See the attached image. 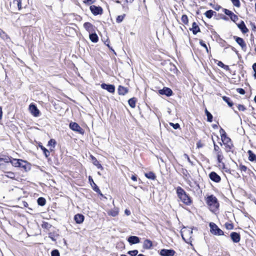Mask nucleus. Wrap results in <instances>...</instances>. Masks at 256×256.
Instances as JSON below:
<instances>
[{
  "instance_id": "39",
  "label": "nucleus",
  "mask_w": 256,
  "mask_h": 256,
  "mask_svg": "<svg viewBox=\"0 0 256 256\" xmlns=\"http://www.w3.org/2000/svg\"><path fill=\"white\" fill-rule=\"evenodd\" d=\"M138 253V251L137 250H134L132 251H129L128 254H130L131 256H136Z\"/></svg>"
},
{
  "instance_id": "8",
  "label": "nucleus",
  "mask_w": 256,
  "mask_h": 256,
  "mask_svg": "<svg viewBox=\"0 0 256 256\" xmlns=\"http://www.w3.org/2000/svg\"><path fill=\"white\" fill-rule=\"evenodd\" d=\"M84 27L89 34L94 32H95V27L90 22H85L84 24Z\"/></svg>"
},
{
  "instance_id": "2",
  "label": "nucleus",
  "mask_w": 256,
  "mask_h": 256,
  "mask_svg": "<svg viewBox=\"0 0 256 256\" xmlns=\"http://www.w3.org/2000/svg\"><path fill=\"white\" fill-rule=\"evenodd\" d=\"M176 194L180 200L184 204L190 205L191 204L190 198L181 187L178 186L177 188Z\"/></svg>"
},
{
  "instance_id": "47",
  "label": "nucleus",
  "mask_w": 256,
  "mask_h": 256,
  "mask_svg": "<svg viewBox=\"0 0 256 256\" xmlns=\"http://www.w3.org/2000/svg\"><path fill=\"white\" fill-rule=\"evenodd\" d=\"M48 145L49 146H54L55 144H56V141L53 140V139H51L49 142H48Z\"/></svg>"
},
{
  "instance_id": "24",
  "label": "nucleus",
  "mask_w": 256,
  "mask_h": 256,
  "mask_svg": "<svg viewBox=\"0 0 256 256\" xmlns=\"http://www.w3.org/2000/svg\"><path fill=\"white\" fill-rule=\"evenodd\" d=\"M136 101V100L134 98H130L128 101L130 106L132 108H135Z\"/></svg>"
},
{
  "instance_id": "38",
  "label": "nucleus",
  "mask_w": 256,
  "mask_h": 256,
  "mask_svg": "<svg viewBox=\"0 0 256 256\" xmlns=\"http://www.w3.org/2000/svg\"><path fill=\"white\" fill-rule=\"evenodd\" d=\"M200 44L202 46H203L204 48L207 52H208V47L206 46V44L204 43V42L202 40H200Z\"/></svg>"
},
{
  "instance_id": "22",
  "label": "nucleus",
  "mask_w": 256,
  "mask_h": 256,
  "mask_svg": "<svg viewBox=\"0 0 256 256\" xmlns=\"http://www.w3.org/2000/svg\"><path fill=\"white\" fill-rule=\"evenodd\" d=\"M92 160L93 164L96 166L98 168L102 169V166L101 164H100L99 162L94 156H92Z\"/></svg>"
},
{
  "instance_id": "4",
  "label": "nucleus",
  "mask_w": 256,
  "mask_h": 256,
  "mask_svg": "<svg viewBox=\"0 0 256 256\" xmlns=\"http://www.w3.org/2000/svg\"><path fill=\"white\" fill-rule=\"evenodd\" d=\"M210 232L212 234L218 236H222L224 234L222 230L218 228L214 223L210 222Z\"/></svg>"
},
{
  "instance_id": "1",
  "label": "nucleus",
  "mask_w": 256,
  "mask_h": 256,
  "mask_svg": "<svg viewBox=\"0 0 256 256\" xmlns=\"http://www.w3.org/2000/svg\"><path fill=\"white\" fill-rule=\"evenodd\" d=\"M206 202L210 210L212 212H214L217 210L219 207V203L218 199L213 195L208 196L206 198Z\"/></svg>"
},
{
  "instance_id": "19",
  "label": "nucleus",
  "mask_w": 256,
  "mask_h": 256,
  "mask_svg": "<svg viewBox=\"0 0 256 256\" xmlns=\"http://www.w3.org/2000/svg\"><path fill=\"white\" fill-rule=\"evenodd\" d=\"M128 92V89L125 87L120 86L118 88V92L120 95H124Z\"/></svg>"
},
{
  "instance_id": "17",
  "label": "nucleus",
  "mask_w": 256,
  "mask_h": 256,
  "mask_svg": "<svg viewBox=\"0 0 256 256\" xmlns=\"http://www.w3.org/2000/svg\"><path fill=\"white\" fill-rule=\"evenodd\" d=\"M238 28L242 30V33L245 34L248 32V29L246 28L243 21H241L240 23L237 24Z\"/></svg>"
},
{
  "instance_id": "53",
  "label": "nucleus",
  "mask_w": 256,
  "mask_h": 256,
  "mask_svg": "<svg viewBox=\"0 0 256 256\" xmlns=\"http://www.w3.org/2000/svg\"><path fill=\"white\" fill-rule=\"evenodd\" d=\"M84 2L86 3L90 4L94 2V0H84Z\"/></svg>"
},
{
  "instance_id": "10",
  "label": "nucleus",
  "mask_w": 256,
  "mask_h": 256,
  "mask_svg": "<svg viewBox=\"0 0 256 256\" xmlns=\"http://www.w3.org/2000/svg\"><path fill=\"white\" fill-rule=\"evenodd\" d=\"M101 87L104 90H107L108 92L114 93L115 90V88L114 85L107 84H101Z\"/></svg>"
},
{
  "instance_id": "62",
  "label": "nucleus",
  "mask_w": 256,
  "mask_h": 256,
  "mask_svg": "<svg viewBox=\"0 0 256 256\" xmlns=\"http://www.w3.org/2000/svg\"><path fill=\"white\" fill-rule=\"evenodd\" d=\"M134 0H126V2L127 3H132Z\"/></svg>"
},
{
  "instance_id": "51",
  "label": "nucleus",
  "mask_w": 256,
  "mask_h": 256,
  "mask_svg": "<svg viewBox=\"0 0 256 256\" xmlns=\"http://www.w3.org/2000/svg\"><path fill=\"white\" fill-rule=\"evenodd\" d=\"M214 150L216 152V153L218 152H221L220 150L219 146L218 145L214 143Z\"/></svg>"
},
{
  "instance_id": "27",
  "label": "nucleus",
  "mask_w": 256,
  "mask_h": 256,
  "mask_svg": "<svg viewBox=\"0 0 256 256\" xmlns=\"http://www.w3.org/2000/svg\"><path fill=\"white\" fill-rule=\"evenodd\" d=\"M146 176L151 180H154L156 178V176L152 172H148L145 174Z\"/></svg>"
},
{
  "instance_id": "26",
  "label": "nucleus",
  "mask_w": 256,
  "mask_h": 256,
  "mask_svg": "<svg viewBox=\"0 0 256 256\" xmlns=\"http://www.w3.org/2000/svg\"><path fill=\"white\" fill-rule=\"evenodd\" d=\"M108 215H110V216H116L118 214V212L116 209H114V210H110L108 212Z\"/></svg>"
},
{
  "instance_id": "34",
  "label": "nucleus",
  "mask_w": 256,
  "mask_h": 256,
  "mask_svg": "<svg viewBox=\"0 0 256 256\" xmlns=\"http://www.w3.org/2000/svg\"><path fill=\"white\" fill-rule=\"evenodd\" d=\"M40 148L42 150L46 157L48 158L50 155V152L43 146H41Z\"/></svg>"
},
{
  "instance_id": "28",
  "label": "nucleus",
  "mask_w": 256,
  "mask_h": 256,
  "mask_svg": "<svg viewBox=\"0 0 256 256\" xmlns=\"http://www.w3.org/2000/svg\"><path fill=\"white\" fill-rule=\"evenodd\" d=\"M46 200L43 198H39L38 199V205L43 206L46 204Z\"/></svg>"
},
{
  "instance_id": "30",
  "label": "nucleus",
  "mask_w": 256,
  "mask_h": 256,
  "mask_svg": "<svg viewBox=\"0 0 256 256\" xmlns=\"http://www.w3.org/2000/svg\"><path fill=\"white\" fill-rule=\"evenodd\" d=\"M222 99L228 104L230 106H232L233 103L230 102V98H229L224 96L222 97Z\"/></svg>"
},
{
  "instance_id": "15",
  "label": "nucleus",
  "mask_w": 256,
  "mask_h": 256,
  "mask_svg": "<svg viewBox=\"0 0 256 256\" xmlns=\"http://www.w3.org/2000/svg\"><path fill=\"white\" fill-rule=\"evenodd\" d=\"M74 220L77 224H82L84 220V216L81 214H76L74 216Z\"/></svg>"
},
{
  "instance_id": "40",
  "label": "nucleus",
  "mask_w": 256,
  "mask_h": 256,
  "mask_svg": "<svg viewBox=\"0 0 256 256\" xmlns=\"http://www.w3.org/2000/svg\"><path fill=\"white\" fill-rule=\"evenodd\" d=\"M52 256H60V253L58 251L56 250H53L52 252Z\"/></svg>"
},
{
  "instance_id": "7",
  "label": "nucleus",
  "mask_w": 256,
  "mask_h": 256,
  "mask_svg": "<svg viewBox=\"0 0 256 256\" xmlns=\"http://www.w3.org/2000/svg\"><path fill=\"white\" fill-rule=\"evenodd\" d=\"M176 252L172 250L162 249L160 250V254L162 256H173Z\"/></svg>"
},
{
  "instance_id": "37",
  "label": "nucleus",
  "mask_w": 256,
  "mask_h": 256,
  "mask_svg": "<svg viewBox=\"0 0 256 256\" xmlns=\"http://www.w3.org/2000/svg\"><path fill=\"white\" fill-rule=\"evenodd\" d=\"M0 37L3 39H4L7 37V35L5 34V32L0 28Z\"/></svg>"
},
{
  "instance_id": "29",
  "label": "nucleus",
  "mask_w": 256,
  "mask_h": 256,
  "mask_svg": "<svg viewBox=\"0 0 256 256\" xmlns=\"http://www.w3.org/2000/svg\"><path fill=\"white\" fill-rule=\"evenodd\" d=\"M216 156H217V158H218V162L219 163H220L224 158V156L222 154V152H218L216 153Z\"/></svg>"
},
{
  "instance_id": "45",
  "label": "nucleus",
  "mask_w": 256,
  "mask_h": 256,
  "mask_svg": "<svg viewBox=\"0 0 256 256\" xmlns=\"http://www.w3.org/2000/svg\"><path fill=\"white\" fill-rule=\"evenodd\" d=\"M8 175H6V176L10 178H14V174L13 172H7Z\"/></svg>"
},
{
  "instance_id": "13",
  "label": "nucleus",
  "mask_w": 256,
  "mask_h": 256,
  "mask_svg": "<svg viewBox=\"0 0 256 256\" xmlns=\"http://www.w3.org/2000/svg\"><path fill=\"white\" fill-rule=\"evenodd\" d=\"M230 236L234 242L237 243L240 241V235L236 232H232L230 234Z\"/></svg>"
},
{
  "instance_id": "59",
  "label": "nucleus",
  "mask_w": 256,
  "mask_h": 256,
  "mask_svg": "<svg viewBox=\"0 0 256 256\" xmlns=\"http://www.w3.org/2000/svg\"><path fill=\"white\" fill-rule=\"evenodd\" d=\"M187 18H188V17H182V20L184 22L188 21Z\"/></svg>"
},
{
  "instance_id": "41",
  "label": "nucleus",
  "mask_w": 256,
  "mask_h": 256,
  "mask_svg": "<svg viewBox=\"0 0 256 256\" xmlns=\"http://www.w3.org/2000/svg\"><path fill=\"white\" fill-rule=\"evenodd\" d=\"M170 125L173 127V128L175 130H176L180 127V124H174L172 122H170Z\"/></svg>"
},
{
  "instance_id": "64",
  "label": "nucleus",
  "mask_w": 256,
  "mask_h": 256,
  "mask_svg": "<svg viewBox=\"0 0 256 256\" xmlns=\"http://www.w3.org/2000/svg\"><path fill=\"white\" fill-rule=\"evenodd\" d=\"M254 100L255 102L256 103V96H255V97L254 98Z\"/></svg>"
},
{
  "instance_id": "11",
  "label": "nucleus",
  "mask_w": 256,
  "mask_h": 256,
  "mask_svg": "<svg viewBox=\"0 0 256 256\" xmlns=\"http://www.w3.org/2000/svg\"><path fill=\"white\" fill-rule=\"evenodd\" d=\"M159 93L160 94H164L166 96H170L172 94V91L168 88H164L163 89L159 90Z\"/></svg>"
},
{
  "instance_id": "14",
  "label": "nucleus",
  "mask_w": 256,
  "mask_h": 256,
  "mask_svg": "<svg viewBox=\"0 0 256 256\" xmlns=\"http://www.w3.org/2000/svg\"><path fill=\"white\" fill-rule=\"evenodd\" d=\"M128 242L131 244H136L140 242V238L136 236H130L128 238Z\"/></svg>"
},
{
  "instance_id": "31",
  "label": "nucleus",
  "mask_w": 256,
  "mask_h": 256,
  "mask_svg": "<svg viewBox=\"0 0 256 256\" xmlns=\"http://www.w3.org/2000/svg\"><path fill=\"white\" fill-rule=\"evenodd\" d=\"M222 10L224 12V14L228 15V16H236L235 14H234V13L232 12L227 9L222 8Z\"/></svg>"
},
{
  "instance_id": "23",
  "label": "nucleus",
  "mask_w": 256,
  "mask_h": 256,
  "mask_svg": "<svg viewBox=\"0 0 256 256\" xmlns=\"http://www.w3.org/2000/svg\"><path fill=\"white\" fill-rule=\"evenodd\" d=\"M192 30L194 34H196L198 32H200V28L198 25L195 22L192 23Z\"/></svg>"
},
{
  "instance_id": "18",
  "label": "nucleus",
  "mask_w": 256,
  "mask_h": 256,
  "mask_svg": "<svg viewBox=\"0 0 256 256\" xmlns=\"http://www.w3.org/2000/svg\"><path fill=\"white\" fill-rule=\"evenodd\" d=\"M89 38L90 40L93 42H96L98 40V36L95 32L90 34Z\"/></svg>"
},
{
  "instance_id": "60",
  "label": "nucleus",
  "mask_w": 256,
  "mask_h": 256,
  "mask_svg": "<svg viewBox=\"0 0 256 256\" xmlns=\"http://www.w3.org/2000/svg\"><path fill=\"white\" fill-rule=\"evenodd\" d=\"M218 65L220 66H224V64L221 62H218Z\"/></svg>"
},
{
  "instance_id": "3",
  "label": "nucleus",
  "mask_w": 256,
  "mask_h": 256,
  "mask_svg": "<svg viewBox=\"0 0 256 256\" xmlns=\"http://www.w3.org/2000/svg\"><path fill=\"white\" fill-rule=\"evenodd\" d=\"M220 131H222L224 134L221 135V139L224 145H225V150L226 152H230L233 148V144L231 140L226 136L225 131L222 129H220Z\"/></svg>"
},
{
  "instance_id": "42",
  "label": "nucleus",
  "mask_w": 256,
  "mask_h": 256,
  "mask_svg": "<svg viewBox=\"0 0 256 256\" xmlns=\"http://www.w3.org/2000/svg\"><path fill=\"white\" fill-rule=\"evenodd\" d=\"M226 225V227L227 229L228 230H232L234 226H233V225L232 224H230V223H226L225 224Z\"/></svg>"
},
{
  "instance_id": "36",
  "label": "nucleus",
  "mask_w": 256,
  "mask_h": 256,
  "mask_svg": "<svg viewBox=\"0 0 256 256\" xmlns=\"http://www.w3.org/2000/svg\"><path fill=\"white\" fill-rule=\"evenodd\" d=\"M232 2L233 4L237 7L240 6V2L239 0H230Z\"/></svg>"
},
{
  "instance_id": "49",
  "label": "nucleus",
  "mask_w": 256,
  "mask_h": 256,
  "mask_svg": "<svg viewBox=\"0 0 256 256\" xmlns=\"http://www.w3.org/2000/svg\"><path fill=\"white\" fill-rule=\"evenodd\" d=\"M252 69H253L254 71V78L256 79V63H254L252 65Z\"/></svg>"
},
{
  "instance_id": "46",
  "label": "nucleus",
  "mask_w": 256,
  "mask_h": 256,
  "mask_svg": "<svg viewBox=\"0 0 256 256\" xmlns=\"http://www.w3.org/2000/svg\"><path fill=\"white\" fill-rule=\"evenodd\" d=\"M237 92L241 94H245V90L242 88H238L236 90Z\"/></svg>"
},
{
  "instance_id": "55",
  "label": "nucleus",
  "mask_w": 256,
  "mask_h": 256,
  "mask_svg": "<svg viewBox=\"0 0 256 256\" xmlns=\"http://www.w3.org/2000/svg\"><path fill=\"white\" fill-rule=\"evenodd\" d=\"M214 10H219L220 9L222 8L220 6L216 5L214 8Z\"/></svg>"
},
{
  "instance_id": "5",
  "label": "nucleus",
  "mask_w": 256,
  "mask_h": 256,
  "mask_svg": "<svg viewBox=\"0 0 256 256\" xmlns=\"http://www.w3.org/2000/svg\"><path fill=\"white\" fill-rule=\"evenodd\" d=\"M70 128L74 131L77 132L80 134H83V130L76 122H72L70 124Z\"/></svg>"
},
{
  "instance_id": "61",
  "label": "nucleus",
  "mask_w": 256,
  "mask_h": 256,
  "mask_svg": "<svg viewBox=\"0 0 256 256\" xmlns=\"http://www.w3.org/2000/svg\"><path fill=\"white\" fill-rule=\"evenodd\" d=\"M132 180L134 181H136V176H132Z\"/></svg>"
},
{
  "instance_id": "21",
  "label": "nucleus",
  "mask_w": 256,
  "mask_h": 256,
  "mask_svg": "<svg viewBox=\"0 0 256 256\" xmlns=\"http://www.w3.org/2000/svg\"><path fill=\"white\" fill-rule=\"evenodd\" d=\"M152 242L149 240H146L144 242V248L149 249L152 246Z\"/></svg>"
},
{
  "instance_id": "48",
  "label": "nucleus",
  "mask_w": 256,
  "mask_h": 256,
  "mask_svg": "<svg viewBox=\"0 0 256 256\" xmlns=\"http://www.w3.org/2000/svg\"><path fill=\"white\" fill-rule=\"evenodd\" d=\"M94 186L93 187L94 190L97 192L100 193V190L98 188V186L96 184H94Z\"/></svg>"
},
{
  "instance_id": "12",
  "label": "nucleus",
  "mask_w": 256,
  "mask_h": 256,
  "mask_svg": "<svg viewBox=\"0 0 256 256\" xmlns=\"http://www.w3.org/2000/svg\"><path fill=\"white\" fill-rule=\"evenodd\" d=\"M210 178L214 182H218L220 181V177L215 172H212L210 174Z\"/></svg>"
},
{
  "instance_id": "6",
  "label": "nucleus",
  "mask_w": 256,
  "mask_h": 256,
  "mask_svg": "<svg viewBox=\"0 0 256 256\" xmlns=\"http://www.w3.org/2000/svg\"><path fill=\"white\" fill-rule=\"evenodd\" d=\"M90 10L94 15L102 14V9L100 6H97L94 5L91 6Z\"/></svg>"
},
{
  "instance_id": "35",
  "label": "nucleus",
  "mask_w": 256,
  "mask_h": 256,
  "mask_svg": "<svg viewBox=\"0 0 256 256\" xmlns=\"http://www.w3.org/2000/svg\"><path fill=\"white\" fill-rule=\"evenodd\" d=\"M14 4H16L18 6V7L19 10H20L22 8V0H14L13 2Z\"/></svg>"
},
{
  "instance_id": "20",
  "label": "nucleus",
  "mask_w": 256,
  "mask_h": 256,
  "mask_svg": "<svg viewBox=\"0 0 256 256\" xmlns=\"http://www.w3.org/2000/svg\"><path fill=\"white\" fill-rule=\"evenodd\" d=\"M248 160L251 162H256V155L254 154L252 150H249L248 152Z\"/></svg>"
},
{
  "instance_id": "50",
  "label": "nucleus",
  "mask_w": 256,
  "mask_h": 256,
  "mask_svg": "<svg viewBox=\"0 0 256 256\" xmlns=\"http://www.w3.org/2000/svg\"><path fill=\"white\" fill-rule=\"evenodd\" d=\"M240 169L241 171L246 172L247 170L246 166L244 165H240Z\"/></svg>"
},
{
  "instance_id": "58",
  "label": "nucleus",
  "mask_w": 256,
  "mask_h": 256,
  "mask_svg": "<svg viewBox=\"0 0 256 256\" xmlns=\"http://www.w3.org/2000/svg\"><path fill=\"white\" fill-rule=\"evenodd\" d=\"M2 108L0 106V120L2 119Z\"/></svg>"
},
{
  "instance_id": "56",
  "label": "nucleus",
  "mask_w": 256,
  "mask_h": 256,
  "mask_svg": "<svg viewBox=\"0 0 256 256\" xmlns=\"http://www.w3.org/2000/svg\"><path fill=\"white\" fill-rule=\"evenodd\" d=\"M124 213L127 215V216H129L130 214V210H124Z\"/></svg>"
},
{
  "instance_id": "57",
  "label": "nucleus",
  "mask_w": 256,
  "mask_h": 256,
  "mask_svg": "<svg viewBox=\"0 0 256 256\" xmlns=\"http://www.w3.org/2000/svg\"><path fill=\"white\" fill-rule=\"evenodd\" d=\"M230 19L234 21V22H236V20L238 19V17H230Z\"/></svg>"
},
{
  "instance_id": "52",
  "label": "nucleus",
  "mask_w": 256,
  "mask_h": 256,
  "mask_svg": "<svg viewBox=\"0 0 256 256\" xmlns=\"http://www.w3.org/2000/svg\"><path fill=\"white\" fill-rule=\"evenodd\" d=\"M124 17H118L116 18V22L120 23L122 22L123 20Z\"/></svg>"
},
{
  "instance_id": "16",
  "label": "nucleus",
  "mask_w": 256,
  "mask_h": 256,
  "mask_svg": "<svg viewBox=\"0 0 256 256\" xmlns=\"http://www.w3.org/2000/svg\"><path fill=\"white\" fill-rule=\"evenodd\" d=\"M236 41L238 44H240V46L242 49H244V48H246V44L242 38H240L239 37H236Z\"/></svg>"
},
{
  "instance_id": "63",
  "label": "nucleus",
  "mask_w": 256,
  "mask_h": 256,
  "mask_svg": "<svg viewBox=\"0 0 256 256\" xmlns=\"http://www.w3.org/2000/svg\"><path fill=\"white\" fill-rule=\"evenodd\" d=\"M138 256H145L142 254H139Z\"/></svg>"
},
{
  "instance_id": "9",
  "label": "nucleus",
  "mask_w": 256,
  "mask_h": 256,
  "mask_svg": "<svg viewBox=\"0 0 256 256\" xmlns=\"http://www.w3.org/2000/svg\"><path fill=\"white\" fill-rule=\"evenodd\" d=\"M29 110L34 116H39L40 111L34 104H31L29 106Z\"/></svg>"
},
{
  "instance_id": "25",
  "label": "nucleus",
  "mask_w": 256,
  "mask_h": 256,
  "mask_svg": "<svg viewBox=\"0 0 256 256\" xmlns=\"http://www.w3.org/2000/svg\"><path fill=\"white\" fill-rule=\"evenodd\" d=\"M21 162H24V161H22V160H16V159H15L14 160V162H12V164H13L15 166H22V167H24V166H23L21 163Z\"/></svg>"
},
{
  "instance_id": "32",
  "label": "nucleus",
  "mask_w": 256,
  "mask_h": 256,
  "mask_svg": "<svg viewBox=\"0 0 256 256\" xmlns=\"http://www.w3.org/2000/svg\"><path fill=\"white\" fill-rule=\"evenodd\" d=\"M206 114L207 116L208 121L209 122H212V114L209 112H208L206 109Z\"/></svg>"
},
{
  "instance_id": "44",
  "label": "nucleus",
  "mask_w": 256,
  "mask_h": 256,
  "mask_svg": "<svg viewBox=\"0 0 256 256\" xmlns=\"http://www.w3.org/2000/svg\"><path fill=\"white\" fill-rule=\"evenodd\" d=\"M238 108L239 110H241V111H244L246 110V108L244 106L242 105V104H238Z\"/></svg>"
},
{
  "instance_id": "43",
  "label": "nucleus",
  "mask_w": 256,
  "mask_h": 256,
  "mask_svg": "<svg viewBox=\"0 0 256 256\" xmlns=\"http://www.w3.org/2000/svg\"><path fill=\"white\" fill-rule=\"evenodd\" d=\"M9 158H0V166L2 164V162H8Z\"/></svg>"
},
{
  "instance_id": "33",
  "label": "nucleus",
  "mask_w": 256,
  "mask_h": 256,
  "mask_svg": "<svg viewBox=\"0 0 256 256\" xmlns=\"http://www.w3.org/2000/svg\"><path fill=\"white\" fill-rule=\"evenodd\" d=\"M216 12H214L212 10H209L206 11L205 12L206 16H216Z\"/></svg>"
},
{
  "instance_id": "54",
  "label": "nucleus",
  "mask_w": 256,
  "mask_h": 256,
  "mask_svg": "<svg viewBox=\"0 0 256 256\" xmlns=\"http://www.w3.org/2000/svg\"><path fill=\"white\" fill-rule=\"evenodd\" d=\"M89 181L90 182V184L92 185V184H95L92 180V178L90 177V176H89Z\"/></svg>"
}]
</instances>
